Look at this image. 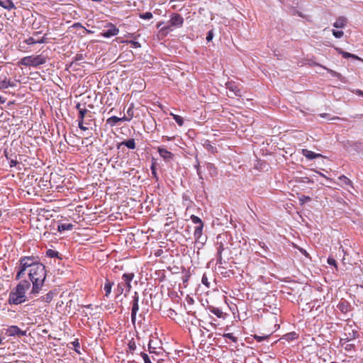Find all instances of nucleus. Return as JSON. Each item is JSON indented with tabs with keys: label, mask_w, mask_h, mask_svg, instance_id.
Segmentation results:
<instances>
[{
	"label": "nucleus",
	"mask_w": 363,
	"mask_h": 363,
	"mask_svg": "<svg viewBox=\"0 0 363 363\" xmlns=\"http://www.w3.org/2000/svg\"><path fill=\"white\" fill-rule=\"evenodd\" d=\"M207 169H208L209 170L213 169V170H214V171H216V167H215V166H214V164H211V163H208V164H207Z\"/></svg>",
	"instance_id": "nucleus-52"
},
{
	"label": "nucleus",
	"mask_w": 363,
	"mask_h": 363,
	"mask_svg": "<svg viewBox=\"0 0 363 363\" xmlns=\"http://www.w3.org/2000/svg\"><path fill=\"white\" fill-rule=\"evenodd\" d=\"M191 220H192V222L194 223H196V224H199V225H203V222L201 220V219L200 218H199L198 216H195V215H191Z\"/></svg>",
	"instance_id": "nucleus-32"
},
{
	"label": "nucleus",
	"mask_w": 363,
	"mask_h": 363,
	"mask_svg": "<svg viewBox=\"0 0 363 363\" xmlns=\"http://www.w3.org/2000/svg\"><path fill=\"white\" fill-rule=\"evenodd\" d=\"M140 18L149 20L153 17V15L151 12H145L144 13L140 14Z\"/></svg>",
	"instance_id": "nucleus-35"
},
{
	"label": "nucleus",
	"mask_w": 363,
	"mask_h": 363,
	"mask_svg": "<svg viewBox=\"0 0 363 363\" xmlns=\"http://www.w3.org/2000/svg\"><path fill=\"white\" fill-rule=\"evenodd\" d=\"M337 308L342 313H347L350 310V305L347 301H343L338 303Z\"/></svg>",
	"instance_id": "nucleus-19"
},
{
	"label": "nucleus",
	"mask_w": 363,
	"mask_h": 363,
	"mask_svg": "<svg viewBox=\"0 0 363 363\" xmlns=\"http://www.w3.org/2000/svg\"><path fill=\"white\" fill-rule=\"evenodd\" d=\"M212 38H213V33H212V31L211 30V31H209V32L208 33V34H207L206 40H207V41H208V42H209V41H211V40H212Z\"/></svg>",
	"instance_id": "nucleus-50"
},
{
	"label": "nucleus",
	"mask_w": 363,
	"mask_h": 363,
	"mask_svg": "<svg viewBox=\"0 0 363 363\" xmlns=\"http://www.w3.org/2000/svg\"><path fill=\"white\" fill-rule=\"evenodd\" d=\"M327 262L328 264L334 266L336 269L337 268V262L333 257H329L328 258Z\"/></svg>",
	"instance_id": "nucleus-39"
},
{
	"label": "nucleus",
	"mask_w": 363,
	"mask_h": 363,
	"mask_svg": "<svg viewBox=\"0 0 363 363\" xmlns=\"http://www.w3.org/2000/svg\"><path fill=\"white\" fill-rule=\"evenodd\" d=\"M72 344L73 345L74 350L77 352L79 353V349L80 346L78 340H75L74 342H72Z\"/></svg>",
	"instance_id": "nucleus-45"
},
{
	"label": "nucleus",
	"mask_w": 363,
	"mask_h": 363,
	"mask_svg": "<svg viewBox=\"0 0 363 363\" xmlns=\"http://www.w3.org/2000/svg\"><path fill=\"white\" fill-rule=\"evenodd\" d=\"M40 33V32H38V31L34 32L33 33V36L30 37V38L26 39L24 40V43H26L27 45H34V44H37V43H44L45 42V39H46L45 37H42V38H34V36H37Z\"/></svg>",
	"instance_id": "nucleus-10"
},
{
	"label": "nucleus",
	"mask_w": 363,
	"mask_h": 363,
	"mask_svg": "<svg viewBox=\"0 0 363 363\" xmlns=\"http://www.w3.org/2000/svg\"><path fill=\"white\" fill-rule=\"evenodd\" d=\"M157 152L160 157L167 162H169L174 159V154L163 147H158Z\"/></svg>",
	"instance_id": "nucleus-9"
},
{
	"label": "nucleus",
	"mask_w": 363,
	"mask_h": 363,
	"mask_svg": "<svg viewBox=\"0 0 363 363\" xmlns=\"http://www.w3.org/2000/svg\"><path fill=\"white\" fill-rule=\"evenodd\" d=\"M335 50H336V51H337L339 54H340V55H342V52H343V51H344V50H342L341 48H335Z\"/></svg>",
	"instance_id": "nucleus-59"
},
{
	"label": "nucleus",
	"mask_w": 363,
	"mask_h": 363,
	"mask_svg": "<svg viewBox=\"0 0 363 363\" xmlns=\"http://www.w3.org/2000/svg\"><path fill=\"white\" fill-rule=\"evenodd\" d=\"M309 201H311V197H309L308 196L303 195L301 197H299V201H300L301 204H303L304 203Z\"/></svg>",
	"instance_id": "nucleus-41"
},
{
	"label": "nucleus",
	"mask_w": 363,
	"mask_h": 363,
	"mask_svg": "<svg viewBox=\"0 0 363 363\" xmlns=\"http://www.w3.org/2000/svg\"><path fill=\"white\" fill-rule=\"evenodd\" d=\"M47 62V58L43 55H29L23 57L18 62V65H23L26 67H38L43 65Z\"/></svg>",
	"instance_id": "nucleus-3"
},
{
	"label": "nucleus",
	"mask_w": 363,
	"mask_h": 363,
	"mask_svg": "<svg viewBox=\"0 0 363 363\" xmlns=\"http://www.w3.org/2000/svg\"><path fill=\"white\" fill-rule=\"evenodd\" d=\"M6 334L8 336H15L23 337L26 335V331L21 330L16 325H11L6 329Z\"/></svg>",
	"instance_id": "nucleus-8"
},
{
	"label": "nucleus",
	"mask_w": 363,
	"mask_h": 363,
	"mask_svg": "<svg viewBox=\"0 0 363 363\" xmlns=\"http://www.w3.org/2000/svg\"><path fill=\"white\" fill-rule=\"evenodd\" d=\"M302 154L303 156H305L308 160H313V159L322 157V155L320 154L315 153V152L308 150L307 149H303Z\"/></svg>",
	"instance_id": "nucleus-14"
},
{
	"label": "nucleus",
	"mask_w": 363,
	"mask_h": 363,
	"mask_svg": "<svg viewBox=\"0 0 363 363\" xmlns=\"http://www.w3.org/2000/svg\"><path fill=\"white\" fill-rule=\"evenodd\" d=\"M342 56L344 58H350V52H345V51H343V52H342Z\"/></svg>",
	"instance_id": "nucleus-56"
},
{
	"label": "nucleus",
	"mask_w": 363,
	"mask_h": 363,
	"mask_svg": "<svg viewBox=\"0 0 363 363\" xmlns=\"http://www.w3.org/2000/svg\"><path fill=\"white\" fill-rule=\"evenodd\" d=\"M169 23L172 26L180 28L183 26L184 18L180 14L174 13L170 16Z\"/></svg>",
	"instance_id": "nucleus-7"
},
{
	"label": "nucleus",
	"mask_w": 363,
	"mask_h": 363,
	"mask_svg": "<svg viewBox=\"0 0 363 363\" xmlns=\"http://www.w3.org/2000/svg\"><path fill=\"white\" fill-rule=\"evenodd\" d=\"M350 58L362 61V60L359 57H358L357 55H356L354 54H352V53H350Z\"/></svg>",
	"instance_id": "nucleus-53"
},
{
	"label": "nucleus",
	"mask_w": 363,
	"mask_h": 363,
	"mask_svg": "<svg viewBox=\"0 0 363 363\" xmlns=\"http://www.w3.org/2000/svg\"><path fill=\"white\" fill-rule=\"evenodd\" d=\"M223 263V257L222 255H218L217 254V260L216 264H221Z\"/></svg>",
	"instance_id": "nucleus-48"
},
{
	"label": "nucleus",
	"mask_w": 363,
	"mask_h": 363,
	"mask_svg": "<svg viewBox=\"0 0 363 363\" xmlns=\"http://www.w3.org/2000/svg\"><path fill=\"white\" fill-rule=\"evenodd\" d=\"M224 250V245L222 242L218 243V246L217 247V254L222 255Z\"/></svg>",
	"instance_id": "nucleus-44"
},
{
	"label": "nucleus",
	"mask_w": 363,
	"mask_h": 363,
	"mask_svg": "<svg viewBox=\"0 0 363 363\" xmlns=\"http://www.w3.org/2000/svg\"><path fill=\"white\" fill-rule=\"evenodd\" d=\"M6 102V99L0 96V104H3Z\"/></svg>",
	"instance_id": "nucleus-58"
},
{
	"label": "nucleus",
	"mask_w": 363,
	"mask_h": 363,
	"mask_svg": "<svg viewBox=\"0 0 363 363\" xmlns=\"http://www.w3.org/2000/svg\"><path fill=\"white\" fill-rule=\"evenodd\" d=\"M347 18L344 16H340L333 23V26L337 28H343L347 24Z\"/></svg>",
	"instance_id": "nucleus-17"
},
{
	"label": "nucleus",
	"mask_w": 363,
	"mask_h": 363,
	"mask_svg": "<svg viewBox=\"0 0 363 363\" xmlns=\"http://www.w3.org/2000/svg\"><path fill=\"white\" fill-rule=\"evenodd\" d=\"M128 345L129 352H130L131 353H133V352L136 349V344H135V341L133 340L129 341Z\"/></svg>",
	"instance_id": "nucleus-33"
},
{
	"label": "nucleus",
	"mask_w": 363,
	"mask_h": 363,
	"mask_svg": "<svg viewBox=\"0 0 363 363\" xmlns=\"http://www.w3.org/2000/svg\"><path fill=\"white\" fill-rule=\"evenodd\" d=\"M109 29L104 31L101 35L105 38H110L118 34L119 30L116 26L112 23L108 25Z\"/></svg>",
	"instance_id": "nucleus-12"
},
{
	"label": "nucleus",
	"mask_w": 363,
	"mask_h": 363,
	"mask_svg": "<svg viewBox=\"0 0 363 363\" xmlns=\"http://www.w3.org/2000/svg\"><path fill=\"white\" fill-rule=\"evenodd\" d=\"M223 336L225 338L230 339L235 343H236L238 342V337L234 336L233 333H225V334H223Z\"/></svg>",
	"instance_id": "nucleus-31"
},
{
	"label": "nucleus",
	"mask_w": 363,
	"mask_h": 363,
	"mask_svg": "<svg viewBox=\"0 0 363 363\" xmlns=\"http://www.w3.org/2000/svg\"><path fill=\"white\" fill-rule=\"evenodd\" d=\"M150 169H151L152 177L154 178H155L156 180H157L158 179V177H157V172H156V164H155V162H153L152 164Z\"/></svg>",
	"instance_id": "nucleus-37"
},
{
	"label": "nucleus",
	"mask_w": 363,
	"mask_h": 363,
	"mask_svg": "<svg viewBox=\"0 0 363 363\" xmlns=\"http://www.w3.org/2000/svg\"><path fill=\"white\" fill-rule=\"evenodd\" d=\"M84 33H85V34H90V33H93V31H92V30H88V29H86V28H84Z\"/></svg>",
	"instance_id": "nucleus-57"
},
{
	"label": "nucleus",
	"mask_w": 363,
	"mask_h": 363,
	"mask_svg": "<svg viewBox=\"0 0 363 363\" xmlns=\"http://www.w3.org/2000/svg\"><path fill=\"white\" fill-rule=\"evenodd\" d=\"M82 60H84L83 54H82V53L77 54L75 55V57H74V60H72V62L69 64V67L70 69H72V70H77V67L79 65L77 62L81 61Z\"/></svg>",
	"instance_id": "nucleus-15"
},
{
	"label": "nucleus",
	"mask_w": 363,
	"mask_h": 363,
	"mask_svg": "<svg viewBox=\"0 0 363 363\" xmlns=\"http://www.w3.org/2000/svg\"><path fill=\"white\" fill-rule=\"evenodd\" d=\"M254 337H255V339L256 340H257L258 342H262V341H263V340H266V339L267 338V336H259V335H255L254 336Z\"/></svg>",
	"instance_id": "nucleus-46"
},
{
	"label": "nucleus",
	"mask_w": 363,
	"mask_h": 363,
	"mask_svg": "<svg viewBox=\"0 0 363 363\" xmlns=\"http://www.w3.org/2000/svg\"><path fill=\"white\" fill-rule=\"evenodd\" d=\"M16 83L8 79L4 75H0V89H5L9 87L16 86Z\"/></svg>",
	"instance_id": "nucleus-11"
},
{
	"label": "nucleus",
	"mask_w": 363,
	"mask_h": 363,
	"mask_svg": "<svg viewBox=\"0 0 363 363\" xmlns=\"http://www.w3.org/2000/svg\"><path fill=\"white\" fill-rule=\"evenodd\" d=\"M333 35L337 38H340L343 36L344 33L342 30H333Z\"/></svg>",
	"instance_id": "nucleus-38"
},
{
	"label": "nucleus",
	"mask_w": 363,
	"mask_h": 363,
	"mask_svg": "<svg viewBox=\"0 0 363 363\" xmlns=\"http://www.w3.org/2000/svg\"><path fill=\"white\" fill-rule=\"evenodd\" d=\"M204 146L206 148V150H208L211 153L215 154L217 152V148L216 147H214L213 145H212L208 141H207L205 143Z\"/></svg>",
	"instance_id": "nucleus-29"
},
{
	"label": "nucleus",
	"mask_w": 363,
	"mask_h": 363,
	"mask_svg": "<svg viewBox=\"0 0 363 363\" xmlns=\"http://www.w3.org/2000/svg\"><path fill=\"white\" fill-rule=\"evenodd\" d=\"M0 6L8 10H11L15 7L11 0H0Z\"/></svg>",
	"instance_id": "nucleus-20"
},
{
	"label": "nucleus",
	"mask_w": 363,
	"mask_h": 363,
	"mask_svg": "<svg viewBox=\"0 0 363 363\" xmlns=\"http://www.w3.org/2000/svg\"><path fill=\"white\" fill-rule=\"evenodd\" d=\"M76 108L78 110V126L82 130H88V127L84 125V118L86 116V114L89 112L85 107L84 105H82L80 103H78L76 105Z\"/></svg>",
	"instance_id": "nucleus-5"
},
{
	"label": "nucleus",
	"mask_w": 363,
	"mask_h": 363,
	"mask_svg": "<svg viewBox=\"0 0 363 363\" xmlns=\"http://www.w3.org/2000/svg\"><path fill=\"white\" fill-rule=\"evenodd\" d=\"M2 344V339L1 337H0V345Z\"/></svg>",
	"instance_id": "nucleus-63"
},
{
	"label": "nucleus",
	"mask_w": 363,
	"mask_h": 363,
	"mask_svg": "<svg viewBox=\"0 0 363 363\" xmlns=\"http://www.w3.org/2000/svg\"><path fill=\"white\" fill-rule=\"evenodd\" d=\"M338 180L341 182V186H352V182L345 175H341L338 177Z\"/></svg>",
	"instance_id": "nucleus-22"
},
{
	"label": "nucleus",
	"mask_w": 363,
	"mask_h": 363,
	"mask_svg": "<svg viewBox=\"0 0 363 363\" xmlns=\"http://www.w3.org/2000/svg\"><path fill=\"white\" fill-rule=\"evenodd\" d=\"M298 338V335L295 332H291L284 335L281 340H285L286 341L290 342Z\"/></svg>",
	"instance_id": "nucleus-25"
},
{
	"label": "nucleus",
	"mask_w": 363,
	"mask_h": 363,
	"mask_svg": "<svg viewBox=\"0 0 363 363\" xmlns=\"http://www.w3.org/2000/svg\"><path fill=\"white\" fill-rule=\"evenodd\" d=\"M209 309L210 311L214 315H216L218 318H224V313L219 308L211 306Z\"/></svg>",
	"instance_id": "nucleus-24"
},
{
	"label": "nucleus",
	"mask_w": 363,
	"mask_h": 363,
	"mask_svg": "<svg viewBox=\"0 0 363 363\" xmlns=\"http://www.w3.org/2000/svg\"><path fill=\"white\" fill-rule=\"evenodd\" d=\"M226 88L235 96H240V90L234 82H228L225 84Z\"/></svg>",
	"instance_id": "nucleus-13"
},
{
	"label": "nucleus",
	"mask_w": 363,
	"mask_h": 363,
	"mask_svg": "<svg viewBox=\"0 0 363 363\" xmlns=\"http://www.w3.org/2000/svg\"><path fill=\"white\" fill-rule=\"evenodd\" d=\"M325 69L328 71V73H330L333 77H339L340 76V74L336 72L335 71H333V70L328 69V68H325Z\"/></svg>",
	"instance_id": "nucleus-47"
},
{
	"label": "nucleus",
	"mask_w": 363,
	"mask_h": 363,
	"mask_svg": "<svg viewBox=\"0 0 363 363\" xmlns=\"http://www.w3.org/2000/svg\"><path fill=\"white\" fill-rule=\"evenodd\" d=\"M73 228V225L71 223H62L57 227L58 231L62 232L65 230H70Z\"/></svg>",
	"instance_id": "nucleus-26"
},
{
	"label": "nucleus",
	"mask_w": 363,
	"mask_h": 363,
	"mask_svg": "<svg viewBox=\"0 0 363 363\" xmlns=\"http://www.w3.org/2000/svg\"><path fill=\"white\" fill-rule=\"evenodd\" d=\"M16 280L24 279L27 274L32 285L30 295L36 296L41 291L47 276L44 264L40 262L38 257L24 256L20 258Z\"/></svg>",
	"instance_id": "nucleus-1"
},
{
	"label": "nucleus",
	"mask_w": 363,
	"mask_h": 363,
	"mask_svg": "<svg viewBox=\"0 0 363 363\" xmlns=\"http://www.w3.org/2000/svg\"><path fill=\"white\" fill-rule=\"evenodd\" d=\"M201 282L206 286L209 287L210 283L206 274H203V275L202 276Z\"/></svg>",
	"instance_id": "nucleus-40"
},
{
	"label": "nucleus",
	"mask_w": 363,
	"mask_h": 363,
	"mask_svg": "<svg viewBox=\"0 0 363 363\" xmlns=\"http://www.w3.org/2000/svg\"><path fill=\"white\" fill-rule=\"evenodd\" d=\"M125 284H126V286L128 288V291H130V289H131V284H130V283H125Z\"/></svg>",
	"instance_id": "nucleus-60"
},
{
	"label": "nucleus",
	"mask_w": 363,
	"mask_h": 363,
	"mask_svg": "<svg viewBox=\"0 0 363 363\" xmlns=\"http://www.w3.org/2000/svg\"><path fill=\"white\" fill-rule=\"evenodd\" d=\"M125 283H130L134 278L133 273L124 274L122 277Z\"/></svg>",
	"instance_id": "nucleus-30"
},
{
	"label": "nucleus",
	"mask_w": 363,
	"mask_h": 363,
	"mask_svg": "<svg viewBox=\"0 0 363 363\" xmlns=\"http://www.w3.org/2000/svg\"><path fill=\"white\" fill-rule=\"evenodd\" d=\"M301 252L305 255L306 256H308V253L306 252V251L305 250H303V249H301Z\"/></svg>",
	"instance_id": "nucleus-61"
},
{
	"label": "nucleus",
	"mask_w": 363,
	"mask_h": 363,
	"mask_svg": "<svg viewBox=\"0 0 363 363\" xmlns=\"http://www.w3.org/2000/svg\"><path fill=\"white\" fill-rule=\"evenodd\" d=\"M196 169H197V174L199 177L200 179H202V176H201V173L200 172V165L199 164H198L197 165L195 166Z\"/></svg>",
	"instance_id": "nucleus-54"
},
{
	"label": "nucleus",
	"mask_w": 363,
	"mask_h": 363,
	"mask_svg": "<svg viewBox=\"0 0 363 363\" xmlns=\"http://www.w3.org/2000/svg\"><path fill=\"white\" fill-rule=\"evenodd\" d=\"M117 290L119 294H121L123 291V288L121 285V284H118L117 286Z\"/></svg>",
	"instance_id": "nucleus-51"
},
{
	"label": "nucleus",
	"mask_w": 363,
	"mask_h": 363,
	"mask_svg": "<svg viewBox=\"0 0 363 363\" xmlns=\"http://www.w3.org/2000/svg\"><path fill=\"white\" fill-rule=\"evenodd\" d=\"M139 295L137 291L134 293L131 301V322L133 325L135 323L136 315L139 311Z\"/></svg>",
	"instance_id": "nucleus-6"
},
{
	"label": "nucleus",
	"mask_w": 363,
	"mask_h": 363,
	"mask_svg": "<svg viewBox=\"0 0 363 363\" xmlns=\"http://www.w3.org/2000/svg\"><path fill=\"white\" fill-rule=\"evenodd\" d=\"M359 93L363 96V91H360Z\"/></svg>",
	"instance_id": "nucleus-64"
},
{
	"label": "nucleus",
	"mask_w": 363,
	"mask_h": 363,
	"mask_svg": "<svg viewBox=\"0 0 363 363\" xmlns=\"http://www.w3.org/2000/svg\"><path fill=\"white\" fill-rule=\"evenodd\" d=\"M58 252L55 251V250H48L47 252H46V255L49 257H58Z\"/></svg>",
	"instance_id": "nucleus-34"
},
{
	"label": "nucleus",
	"mask_w": 363,
	"mask_h": 363,
	"mask_svg": "<svg viewBox=\"0 0 363 363\" xmlns=\"http://www.w3.org/2000/svg\"><path fill=\"white\" fill-rule=\"evenodd\" d=\"M301 182L303 183H313V181L310 178L305 177L301 178Z\"/></svg>",
	"instance_id": "nucleus-49"
},
{
	"label": "nucleus",
	"mask_w": 363,
	"mask_h": 363,
	"mask_svg": "<svg viewBox=\"0 0 363 363\" xmlns=\"http://www.w3.org/2000/svg\"><path fill=\"white\" fill-rule=\"evenodd\" d=\"M121 145H124V146H125L128 148L131 149V150H134L136 147L135 142V140L133 138H131V139H129L128 140H124V141L121 142L119 144L118 147L120 146H121Z\"/></svg>",
	"instance_id": "nucleus-18"
},
{
	"label": "nucleus",
	"mask_w": 363,
	"mask_h": 363,
	"mask_svg": "<svg viewBox=\"0 0 363 363\" xmlns=\"http://www.w3.org/2000/svg\"><path fill=\"white\" fill-rule=\"evenodd\" d=\"M134 117V106L133 104H130V107L128 108L126 111V114H125L121 119H123L125 121H130Z\"/></svg>",
	"instance_id": "nucleus-16"
},
{
	"label": "nucleus",
	"mask_w": 363,
	"mask_h": 363,
	"mask_svg": "<svg viewBox=\"0 0 363 363\" xmlns=\"http://www.w3.org/2000/svg\"><path fill=\"white\" fill-rule=\"evenodd\" d=\"M52 298L53 293L50 291L43 297V301H45L47 303H50L52 301Z\"/></svg>",
	"instance_id": "nucleus-36"
},
{
	"label": "nucleus",
	"mask_w": 363,
	"mask_h": 363,
	"mask_svg": "<svg viewBox=\"0 0 363 363\" xmlns=\"http://www.w3.org/2000/svg\"><path fill=\"white\" fill-rule=\"evenodd\" d=\"M203 228V224L199 225V226H196L195 228L194 235L196 238L199 239L201 237V235L202 234Z\"/></svg>",
	"instance_id": "nucleus-27"
},
{
	"label": "nucleus",
	"mask_w": 363,
	"mask_h": 363,
	"mask_svg": "<svg viewBox=\"0 0 363 363\" xmlns=\"http://www.w3.org/2000/svg\"><path fill=\"white\" fill-rule=\"evenodd\" d=\"M127 43L130 44L131 47L134 48H140V46H141L140 43L138 41L130 40V41H128Z\"/></svg>",
	"instance_id": "nucleus-42"
},
{
	"label": "nucleus",
	"mask_w": 363,
	"mask_h": 363,
	"mask_svg": "<svg viewBox=\"0 0 363 363\" xmlns=\"http://www.w3.org/2000/svg\"><path fill=\"white\" fill-rule=\"evenodd\" d=\"M89 121H88V120H86V119L84 118V125H89Z\"/></svg>",
	"instance_id": "nucleus-62"
},
{
	"label": "nucleus",
	"mask_w": 363,
	"mask_h": 363,
	"mask_svg": "<svg viewBox=\"0 0 363 363\" xmlns=\"http://www.w3.org/2000/svg\"><path fill=\"white\" fill-rule=\"evenodd\" d=\"M113 285V282L109 281L108 279L106 280L104 287V289L106 291V294H105L106 296L108 297L109 296V294H111Z\"/></svg>",
	"instance_id": "nucleus-23"
},
{
	"label": "nucleus",
	"mask_w": 363,
	"mask_h": 363,
	"mask_svg": "<svg viewBox=\"0 0 363 363\" xmlns=\"http://www.w3.org/2000/svg\"><path fill=\"white\" fill-rule=\"evenodd\" d=\"M140 355L143 357L145 363H152L149 356L146 353L141 352Z\"/></svg>",
	"instance_id": "nucleus-43"
},
{
	"label": "nucleus",
	"mask_w": 363,
	"mask_h": 363,
	"mask_svg": "<svg viewBox=\"0 0 363 363\" xmlns=\"http://www.w3.org/2000/svg\"><path fill=\"white\" fill-rule=\"evenodd\" d=\"M148 351L150 354L159 356L164 352L162 342L155 337H151L148 343Z\"/></svg>",
	"instance_id": "nucleus-4"
},
{
	"label": "nucleus",
	"mask_w": 363,
	"mask_h": 363,
	"mask_svg": "<svg viewBox=\"0 0 363 363\" xmlns=\"http://www.w3.org/2000/svg\"><path fill=\"white\" fill-rule=\"evenodd\" d=\"M170 115L173 117L174 121L177 122V123L179 126H182L184 125V120L182 116H180L179 115L174 114V113H171Z\"/></svg>",
	"instance_id": "nucleus-28"
},
{
	"label": "nucleus",
	"mask_w": 363,
	"mask_h": 363,
	"mask_svg": "<svg viewBox=\"0 0 363 363\" xmlns=\"http://www.w3.org/2000/svg\"><path fill=\"white\" fill-rule=\"evenodd\" d=\"M73 28H84V27L80 23H75L73 24L72 26Z\"/></svg>",
	"instance_id": "nucleus-55"
},
{
	"label": "nucleus",
	"mask_w": 363,
	"mask_h": 363,
	"mask_svg": "<svg viewBox=\"0 0 363 363\" xmlns=\"http://www.w3.org/2000/svg\"><path fill=\"white\" fill-rule=\"evenodd\" d=\"M124 121L123 119L117 116H111L106 120V123L110 125L111 127L115 126L118 122Z\"/></svg>",
	"instance_id": "nucleus-21"
},
{
	"label": "nucleus",
	"mask_w": 363,
	"mask_h": 363,
	"mask_svg": "<svg viewBox=\"0 0 363 363\" xmlns=\"http://www.w3.org/2000/svg\"><path fill=\"white\" fill-rule=\"evenodd\" d=\"M20 280L9 294L8 303L10 305H19L28 301L26 291L30 288V282L26 279Z\"/></svg>",
	"instance_id": "nucleus-2"
}]
</instances>
